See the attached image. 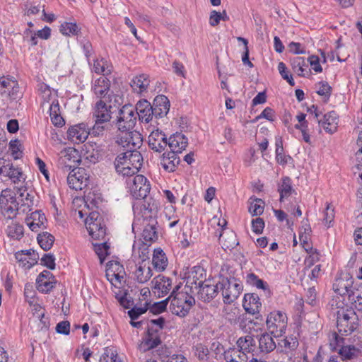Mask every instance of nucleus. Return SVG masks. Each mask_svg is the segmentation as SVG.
<instances>
[{
    "instance_id": "1",
    "label": "nucleus",
    "mask_w": 362,
    "mask_h": 362,
    "mask_svg": "<svg viewBox=\"0 0 362 362\" xmlns=\"http://www.w3.org/2000/svg\"><path fill=\"white\" fill-rule=\"evenodd\" d=\"M172 297L170 309L172 313L180 317H185L195 303L194 298L186 292L176 293L174 289L170 298Z\"/></svg>"
},
{
    "instance_id": "2",
    "label": "nucleus",
    "mask_w": 362,
    "mask_h": 362,
    "mask_svg": "<svg viewBox=\"0 0 362 362\" xmlns=\"http://www.w3.org/2000/svg\"><path fill=\"white\" fill-rule=\"evenodd\" d=\"M358 325V318L353 309L337 311V329L341 334H351L357 328Z\"/></svg>"
},
{
    "instance_id": "3",
    "label": "nucleus",
    "mask_w": 362,
    "mask_h": 362,
    "mask_svg": "<svg viewBox=\"0 0 362 362\" xmlns=\"http://www.w3.org/2000/svg\"><path fill=\"white\" fill-rule=\"evenodd\" d=\"M85 224L93 239H105L107 228L103 216L98 211L90 212L86 219Z\"/></svg>"
},
{
    "instance_id": "4",
    "label": "nucleus",
    "mask_w": 362,
    "mask_h": 362,
    "mask_svg": "<svg viewBox=\"0 0 362 362\" xmlns=\"http://www.w3.org/2000/svg\"><path fill=\"white\" fill-rule=\"evenodd\" d=\"M127 184L131 194L136 199H146L150 192V184L142 175H136L133 177L127 178Z\"/></svg>"
},
{
    "instance_id": "5",
    "label": "nucleus",
    "mask_w": 362,
    "mask_h": 362,
    "mask_svg": "<svg viewBox=\"0 0 362 362\" xmlns=\"http://www.w3.org/2000/svg\"><path fill=\"white\" fill-rule=\"evenodd\" d=\"M157 226L158 221L156 219L142 221L141 218H135L132 223V229L133 230L136 228L141 229L140 226H143L141 236L144 241L142 243L151 245L158 240Z\"/></svg>"
},
{
    "instance_id": "6",
    "label": "nucleus",
    "mask_w": 362,
    "mask_h": 362,
    "mask_svg": "<svg viewBox=\"0 0 362 362\" xmlns=\"http://www.w3.org/2000/svg\"><path fill=\"white\" fill-rule=\"evenodd\" d=\"M80 163L79 152L74 148H64L59 153L58 165L64 172L78 168Z\"/></svg>"
},
{
    "instance_id": "7",
    "label": "nucleus",
    "mask_w": 362,
    "mask_h": 362,
    "mask_svg": "<svg viewBox=\"0 0 362 362\" xmlns=\"http://www.w3.org/2000/svg\"><path fill=\"white\" fill-rule=\"evenodd\" d=\"M266 323L267 329L274 337H280L285 332L287 327L286 315L281 311L271 312L267 316Z\"/></svg>"
},
{
    "instance_id": "8",
    "label": "nucleus",
    "mask_w": 362,
    "mask_h": 362,
    "mask_svg": "<svg viewBox=\"0 0 362 362\" xmlns=\"http://www.w3.org/2000/svg\"><path fill=\"white\" fill-rule=\"evenodd\" d=\"M136 118L134 107L125 105L119 111L116 125L120 132L132 130L135 127Z\"/></svg>"
},
{
    "instance_id": "9",
    "label": "nucleus",
    "mask_w": 362,
    "mask_h": 362,
    "mask_svg": "<svg viewBox=\"0 0 362 362\" xmlns=\"http://www.w3.org/2000/svg\"><path fill=\"white\" fill-rule=\"evenodd\" d=\"M298 345L299 342L296 337L288 336L279 340L277 351L282 355L284 361L294 362Z\"/></svg>"
},
{
    "instance_id": "10",
    "label": "nucleus",
    "mask_w": 362,
    "mask_h": 362,
    "mask_svg": "<svg viewBox=\"0 0 362 362\" xmlns=\"http://www.w3.org/2000/svg\"><path fill=\"white\" fill-rule=\"evenodd\" d=\"M117 143L122 146L126 151L136 150L142 144L141 135L136 131L127 130L121 132L117 136Z\"/></svg>"
},
{
    "instance_id": "11",
    "label": "nucleus",
    "mask_w": 362,
    "mask_h": 362,
    "mask_svg": "<svg viewBox=\"0 0 362 362\" xmlns=\"http://www.w3.org/2000/svg\"><path fill=\"white\" fill-rule=\"evenodd\" d=\"M18 203L10 189H5L0 195V207L2 214L11 219L16 216L18 210Z\"/></svg>"
},
{
    "instance_id": "12",
    "label": "nucleus",
    "mask_w": 362,
    "mask_h": 362,
    "mask_svg": "<svg viewBox=\"0 0 362 362\" xmlns=\"http://www.w3.org/2000/svg\"><path fill=\"white\" fill-rule=\"evenodd\" d=\"M158 209L159 204L156 200L152 197L146 198L141 204L136 218H141L142 221L157 220Z\"/></svg>"
},
{
    "instance_id": "13",
    "label": "nucleus",
    "mask_w": 362,
    "mask_h": 362,
    "mask_svg": "<svg viewBox=\"0 0 362 362\" xmlns=\"http://www.w3.org/2000/svg\"><path fill=\"white\" fill-rule=\"evenodd\" d=\"M88 178L89 177L86 170L82 168H78L69 173L67 177V182L70 188L75 190H81L88 185L89 182Z\"/></svg>"
},
{
    "instance_id": "14",
    "label": "nucleus",
    "mask_w": 362,
    "mask_h": 362,
    "mask_svg": "<svg viewBox=\"0 0 362 362\" xmlns=\"http://www.w3.org/2000/svg\"><path fill=\"white\" fill-rule=\"evenodd\" d=\"M158 327L148 324L147 336L138 344V349L142 352L153 349L160 344L158 332Z\"/></svg>"
},
{
    "instance_id": "15",
    "label": "nucleus",
    "mask_w": 362,
    "mask_h": 362,
    "mask_svg": "<svg viewBox=\"0 0 362 362\" xmlns=\"http://www.w3.org/2000/svg\"><path fill=\"white\" fill-rule=\"evenodd\" d=\"M92 90L97 98L106 102L111 101L110 81L107 77H100L95 80Z\"/></svg>"
},
{
    "instance_id": "16",
    "label": "nucleus",
    "mask_w": 362,
    "mask_h": 362,
    "mask_svg": "<svg viewBox=\"0 0 362 362\" xmlns=\"http://www.w3.org/2000/svg\"><path fill=\"white\" fill-rule=\"evenodd\" d=\"M0 175L8 177L13 183L25 180L21 170L3 158H0Z\"/></svg>"
},
{
    "instance_id": "17",
    "label": "nucleus",
    "mask_w": 362,
    "mask_h": 362,
    "mask_svg": "<svg viewBox=\"0 0 362 362\" xmlns=\"http://www.w3.org/2000/svg\"><path fill=\"white\" fill-rule=\"evenodd\" d=\"M136 115L141 122L149 123L155 117L151 104L146 99L140 100L134 107Z\"/></svg>"
},
{
    "instance_id": "18",
    "label": "nucleus",
    "mask_w": 362,
    "mask_h": 362,
    "mask_svg": "<svg viewBox=\"0 0 362 362\" xmlns=\"http://www.w3.org/2000/svg\"><path fill=\"white\" fill-rule=\"evenodd\" d=\"M149 148L156 152H162L165 150L168 139L165 134L159 129L153 131L148 138Z\"/></svg>"
},
{
    "instance_id": "19",
    "label": "nucleus",
    "mask_w": 362,
    "mask_h": 362,
    "mask_svg": "<svg viewBox=\"0 0 362 362\" xmlns=\"http://www.w3.org/2000/svg\"><path fill=\"white\" fill-rule=\"evenodd\" d=\"M90 132H88L86 124L83 123L71 126L67 130V139L74 143L79 144L84 142Z\"/></svg>"
},
{
    "instance_id": "20",
    "label": "nucleus",
    "mask_w": 362,
    "mask_h": 362,
    "mask_svg": "<svg viewBox=\"0 0 362 362\" xmlns=\"http://www.w3.org/2000/svg\"><path fill=\"white\" fill-rule=\"evenodd\" d=\"M56 282L54 276L46 270L41 272L36 279L37 288L40 292L43 293L50 292Z\"/></svg>"
},
{
    "instance_id": "21",
    "label": "nucleus",
    "mask_w": 362,
    "mask_h": 362,
    "mask_svg": "<svg viewBox=\"0 0 362 362\" xmlns=\"http://www.w3.org/2000/svg\"><path fill=\"white\" fill-rule=\"evenodd\" d=\"M108 102L99 100L95 105L93 111V117L95 120L103 122L105 123L108 122L111 119V108L110 105H107Z\"/></svg>"
},
{
    "instance_id": "22",
    "label": "nucleus",
    "mask_w": 362,
    "mask_h": 362,
    "mask_svg": "<svg viewBox=\"0 0 362 362\" xmlns=\"http://www.w3.org/2000/svg\"><path fill=\"white\" fill-rule=\"evenodd\" d=\"M156 119L165 117L170 110V101L164 95H157L151 105Z\"/></svg>"
},
{
    "instance_id": "23",
    "label": "nucleus",
    "mask_w": 362,
    "mask_h": 362,
    "mask_svg": "<svg viewBox=\"0 0 362 362\" xmlns=\"http://www.w3.org/2000/svg\"><path fill=\"white\" fill-rule=\"evenodd\" d=\"M317 122L326 132L332 134L337 130L339 117L336 112L330 111L325 114L322 119H317Z\"/></svg>"
},
{
    "instance_id": "24",
    "label": "nucleus",
    "mask_w": 362,
    "mask_h": 362,
    "mask_svg": "<svg viewBox=\"0 0 362 362\" xmlns=\"http://www.w3.org/2000/svg\"><path fill=\"white\" fill-rule=\"evenodd\" d=\"M188 139L182 133L176 132L171 135L168 139V145L170 151L181 153L187 146Z\"/></svg>"
},
{
    "instance_id": "25",
    "label": "nucleus",
    "mask_w": 362,
    "mask_h": 362,
    "mask_svg": "<svg viewBox=\"0 0 362 362\" xmlns=\"http://www.w3.org/2000/svg\"><path fill=\"white\" fill-rule=\"evenodd\" d=\"M220 291L223 296V302L226 304H230L238 298V293L235 289L231 288V280L223 279L218 281Z\"/></svg>"
},
{
    "instance_id": "26",
    "label": "nucleus",
    "mask_w": 362,
    "mask_h": 362,
    "mask_svg": "<svg viewBox=\"0 0 362 362\" xmlns=\"http://www.w3.org/2000/svg\"><path fill=\"white\" fill-rule=\"evenodd\" d=\"M200 289L198 292L199 298L204 302H209L214 298L220 291L218 282L215 285L204 284L202 281L199 283Z\"/></svg>"
},
{
    "instance_id": "27",
    "label": "nucleus",
    "mask_w": 362,
    "mask_h": 362,
    "mask_svg": "<svg viewBox=\"0 0 362 362\" xmlns=\"http://www.w3.org/2000/svg\"><path fill=\"white\" fill-rule=\"evenodd\" d=\"M243 305L247 313L255 315L259 313L262 303L258 295L247 293L244 296Z\"/></svg>"
},
{
    "instance_id": "28",
    "label": "nucleus",
    "mask_w": 362,
    "mask_h": 362,
    "mask_svg": "<svg viewBox=\"0 0 362 362\" xmlns=\"http://www.w3.org/2000/svg\"><path fill=\"white\" fill-rule=\"evenodd\" d=\"M180 162L178 154L172 151L164 153L160 159V165L168 172H174Z\"/></svg>"
},
{
    "instance_id": "29",
    "label": "nucleus",
    "mask_w": 362,
    "mask_h": 362,
    "mask_svg": "<svg viewBox=\"0 0 362 362\" xmlns=\"http://www.w3.org/2000/svg\"><path fill=\"white\" fill-rule=\"evenodd\" d=\"M117 158H121L123 161L126 163L132 165L137 169H139L141 166V162L143 160L142 156L139 151L136 150H129L117 156Z\"/></svg>"
},
{
    "instance_id": "30",
    "label": "nucleus",
    "mask_w": 362,
    "mask_h": 362,
    "mask_svg": "<svg viewBox=\"0 0 362 362\" xmlns=\"http://www.w3.org/2000/svg\"><path fill=\"white\" fill-rule=\"evenodd\" d=\"M152 284H153V288L158 291L159 296L160 293L162 296L167 295L172 288V280L169 277L163 275L155 277Z\"/></svg>"
},
{
    "instance_id": "31",
    "label": "nucleus",
    "mask_w": 362,
    "mask_h": 362,
    "mask_svg": "<svg viewBox=\"0 0 362 362\" xmlns=\"http://www.w3.org/2000/svg\"><path fill=\"white\" fill-rule=\"evenodd\" d=\"M272 334L264 332L259 335L258 341L259 349L261 353L267 354L273 351L276 348L277 349V345Z\"/></svg>"
},
{
    "instance_id": "32",
    "label": "nucleus",
    "mask_w": 362,
    "mask_h": 362,
    "mask_svg": "<svg viewBox=\"0 0 362 362\" xmlns=\"http://www.w3.org/2000/svg\"><path fill=\"white\" fill-rule=\"evenodd\" d=\"M152 264L158 272L164 271L168 266V258L160 248H156L153 251Z\"/></svg>"
},
{
    "instance_id": "33",
    "label": "nucleus",
    "mask_w": 362,
    "mask_h": 362,
    "mask_svg": "<svg viewBox=\"0 0 362 362\" xmlns=\"http://www.w3.org/2000/svg\"><path fill=\"white\" fill-rule=\"evenodd\" d=\"M115 170L117 173L127 176L128 178L133 177L138 173L139 169L126 163L121 158H117L115 162Z\"/></svg>"
},
{
    "instance_id": "34",
    "label": "nucleus",
    "mask_w": 362,
    "mask_h": 362,
    "mask_svg": "<svg viewBox=\"0 0 362 362\" xmlns=\"http://www.w3.org/2000/svg\"><path fill=\"white\" fill-rule=\"evenodd\" d=\"M238 348L245 354L253 352L256 348V341L251 334L240 337L236 342Z\"/></svg>"
},
{
    "instance_id": "35",
    "label": "nucleus",
    "mask_w": 362,
    "mask_h": 362,
    "mask_svg": "<svg viewBox=\"0 0 362 362\" xmlns=\"http://www.w3.org/2000/svg\"><path fill=\"white\" fill-rule=\"evenodd\" d=\"M226 362H247V355L238 348H230L226 351L223 354Z\"/></svg>"
},
{
    "instance_id": "36",
    "label": "nucleus",
    "mask_w": 362,
    "mask_h": 362,
    "mask_svg": "<svg viewBox=\"0 0 362 362\" xmlns=\"http://www.w3.org/2000/svg\"><path fill=\"white\" fill-rule=\"evenodd\" d=\"M149 246L150 244L146 243H139L134 244L132 249V257L136 260L137 258L141 259L142 262L149 258Z\"/></svg>"
},
{
    "instance_id": "37",
    "label": "nucleus",
    "mask_w": 362,
    "mask_h": 362,
    "mask_svg": "<svg viewBox=\"0 0 362 362\" xmlns=\"http://www.w3.org/2000/svg\"><path fill=\"white\" fill-rule=\"evenodd\" d=\"M46 217L44 214L39 211H35L30 214V216L25 219V222L30 229L33 231H37V229L44 224Z\"/></svg>"
},
{
    "instance_id": "38",
    "label": "nucleus",
    "mask_w": 362,
    "mask_h": 362,
    "mask_svg": "<svg viewBox=\"0 0 362 362\" xmlns=\"http://www.w3.org/2000/svg\"><path fill=\"white\" fill-rule=\"evenodd\" d=\"M149 83L148 76L143 74L134 77L132 80L130 85L134 91L141 93L146 90Z\"/></svg>"
},
{
    "instance_id": "39",
    "label": "nucleus",
    "mask_w": 362,
    "mask_h": 362,
    "mask_svg": "<svg viewBox=\"0 0 362 362\" xmlns=\"http://www.w3.org/2000/svg\"><path fill=\"white\" fill-rule=\"evenodd\" d=\"M98 74H103L105 77L112 73V66L108 62L103 58L97 59L94 61L93 69Z\"/></svg>"
},
{
    "instance_id": "40",
    "label": "nucleus",
    "mask_w": 362,
    "mask_h": 362,
    "mask_svg": "<svg viewBox=\"0 0 362 362\" xmlns=\"http://www.w3.org/2000/svg\"><path fill=\"white\" fill-rule=\"evenodd\" d=\"M49 116L52 124L56 127H62L64 124V119L59 112L58 101H53L49 107Z\"/></svg>"
},
{
    "instance_id": "41",
    "label": "nucleus",
    "mask_w": 362,
    "mask_h": 362,
    "mask_svg": "<svg viewBox=\"0 0 362 362\" xmlns=\"http://www.w3.org/2000/svg\"><path fill=\"white\" fill-rule=\"evenodd\" d=\"M246 280L248 284L256 286L257 288L262 289L266 296H269L270 294V291L268 288V284L262 279H259V277L254 273L248 274L247 275Z\"/></svg>"
},
{
    "instance_id": "42",
    "label": "nucleus",
    "mask_w": 362,
    "mask_h": 362,
    "mask_svg": "<svg viewBox=\"0 0 362 362\" xmlns=\"http://www.w3.org/2000/svg\"><path fill=\"white\" fill-rule=\"evenodd\" d=\"M83 151L84 158L90 163H95L100 158L99 151L95 149L94 146L89 143L83 145Z\"/></svg>"
},
{
    "instance_id": "43",
    "label": "nucleus",
    "mask_w": 362,
    "mask_h": 362,
    "mask_svg": "<svg viewBox=\"0 0 362 362\" xmlns=\"http://www.w3.org/2000/svg\"><path fill=\"white\" fill-rule=\"evenodd\" d=\"M358 353V349H357L354 346H343L339 351V356H337L339 359H341L342 361H346V360L352 359L356 357Z\"/></svg>"
},
{
    "instance_id": "44",
    "label": "nucleus",
    "mask_w": 362,
    "mask_h": 362,
    "mask_svg": "<svg viewBox=\"0 0 362 362\" xmlns=\"http://www.w3.org/2000/svg\"><path fill=\"white\" fill-rule=\"evenodd\" d=\"M37 242L45 251H47L52 247L54 237L49 233L44 232L38 235Z\"/></svg>"
},
{
    "instance_id": "45",
    "label": "nucleus",
    "mask_w": 362,
    "mask_h": 362,
    "mask_svg": "<svg viewBox=\"0 0 362 362\" xmlns=\"http://www.w3.org/2000/svg\"><path fill=\"white\" fill-rule=\"evenodd\" d=\"M93 249L98 256L100 264H103L106 257L110 254V245L107 241H104L101 243H93Z\"/></svg>"
},
{
    "instance_id": "46",
    "label": "nucleus",
    "mask_w": 362,
    "mask_h": 362,
    "mask_svg": "<svg viewBox=\"0 0 362 362\" xmlns=\"http://www.w3.org/2000/svg\"><path fill=\"white\" fill-rule=\"evenodd\" d=\"M291 180L288 177H284L281 180V184L279 186L278 191L280 193V202L283 201L284 197H288L292 192Z\"/></svg>"
},
{
    "instance_id": "47",
    "label": "nucleus",
    "mask_w": 362,
    "mask_h": 362,
    "mask_svg": "<svg viewBox=\"0 0 362 362\" xmlns=\"http://www.w3.org/2000/svg\"><path fill=\"white\" fill-rule=\"evenodd\" d=\"M136 281L140 284L147 282L152 276V271L149 267L145 268L139 266L134 272Z\"/></svg>"
},
{
    "instance_id": "48",
    "label": "nucleus",
    "mask_w": 362,
    "mask_h": 362,
    "mask_svg": "<svg viewBox=\"0 0 362 362\" xmlns=\"http://www.w3.org/2000/svg\"><path fill=\"white\" fill-rule=\"evenodd\" d=\"M219 241L226 249L234 248L238 244L235 235L232 233L220 234Z\"/></svg>"
},
{
    "instance_id": "49",
    "label": "nucleus",
    "mask_w": 362,
    "mask_h": 362,
    "mask_svg": "<svg viewBox=\"0 0 362 362\" xmlns=\"http://www.w3.org/2000/svg\"><path fill=\"white\" fill-rule=\"evenodd\" d=\"M6 232L9 237L20 240L23 235V227L19 223L12 222L11 225L8 226Z\"/></svg>"
},
{
    "instance_id": "50",
    "label": "nucleus",
    "mask_w": 362,
    "mask_h": 362,
    "mask_svg": "<svg viewBox=\"0 0 362 362\" xmlns=\"http://www.w3.org/2000/svg\"><path fill=\"white\" fill-rule=\"evenodd\" d=\"M316 93L323 98L324 102H327L330 95L332 88L327 82L320 81L315 85Z\"/></svg>"
},
{
    "instance_id": "51",
    "label": "nucleus",
    "mask_w": 362,
    "mask_h": 362,
    "mask_svg": "<svg viewBox=\"0 0 362 362\" xmlns=\"http://www.w3.org/2000/svg\"><path fill=\"white\" fill-rule=\"evenodd\" d=\"M100 362H124L118 360L117 353L112 348H106Z\"/></svg>"
},
{
    "instance_id": "52",
    "label": "nucleus",
    "mask_w": 362,
    "mask_h": 362,
    "mask_svg": "<svg viewBox=\"0 0 362 362\" xmlns=\"http://www.w3.org/2000/svg\"><path fill=\"white\" fill-rule=\"evenodd\" d=\"M194 355L201 361H207L209 351L208 348L202 344H198L193 348Z\"/></svg>"
},
{
    "instance_id": "53",
    "label": "nucleus",
    "mask_w": 362,
    "mask_h": 362,
    "mask_svg": "<svg viewBox=\"0 0 362 362\" xmlns=\"http://www.w3.org/2000/svg\"><path fill=\"white\" fill-rule=\"evenodd\" d=\"M264 202L261 199H255L248 209L252 216L260 215L264 211Z\"/></svg>"
},
{
    "instance_id": "54",
    "label": "nucleus",
    "mask_w": 362,
    "mask_h": 362,
    "mask_svg": "<svg viewBox=\"0 0 362 362\" xmlns=\"http://www.w3.org/2000/svg\"><path fill=\"white\" fill-rule=\"evenodd\" d=\"M60 31L64 35H77L78 28L76 23L65 22L61 25Z\"/></svg>"
},
{
    "instance_id": "55",
    "label": "nucleus",
    "mask_w": 362,
    "mask_h": 362,
    "mask_svg": "<svg viewBox=\"0 0 362 362\" xmlns=\"http://www.w3.org/2000/svg\"><path fill=\"white\" fill-rule=\"evenodd\" d=\"M308 257L305 259V269H309L320 260V255L317 250L309 251Z\"/></svg>"
},
{
    "instance_id": "56",
    "label": "nucleus",
    "mask_w": 362,
    "mask_h": 362,
    "mask_svg": "<svg viewBox=\"0 0 362 362\" xmlns=\"http://www.w3.org/2000/svg\"><path fill=\"white\" fill-rule=\"evenodd\" d=\"M278 70L281 77L286 80L290 86H293L295 85L294 80L291 75L288 74L286 64L284 62H279L278 64Z\"/></svg>"
},
{
    "instance_id": "57",
    "label": "nucleus",
    "mask_w": 362,
    "mask_h": 362,
    "mask_svg": "<svg viewBox=\"0 0 362 362\" xmlns=\"http://www.w3.org/2000/svg\"><path fill=\"white\" fill-rule=\"evenodd\" d=\"M105 122L95 120V124L90 130H88L90 132V135H93L94 136H99L103 135L105 131Z\"/></svg>"
},
{
    "instance_id": "58",
    "label": "nucleus",
    "mask_w": 362,
    "mask_h": 362,
    "mask_svg": "<svg viewBox=\"0 0 362 362\" xmlns=\"http://www.w3.org/2000/svg\"><path fill=\"white\" fill-rule=\"evenodd\" d=\"M0 83L1 85V86L4 88H6L8 89V91H6V90L2 92L1 93H7L8 95H11V92L9 90V88H12V89H14V88L16 87V86H17V82L14 80H12L9 78H5V77H3V78H0Z\"/></svg>"
},
{
    "instance_id": "59",
    "label": "nucleus",
    "mask_w": 362,
    "mask_h": 362,
    "mask_svg": "<svg viewBox=\"0 0 362 362\" xmlns=\"http://www.w3.org/2000/svg\"><path fill=\"white\" fill-rule=\"evenodd\" d=\"M41 264L49 269L55 268V258L52 254H45L41 258Z\"/></svg>"
},
{
    "instance_id": "60",
    "label": "nucleus",
    "mask_w": 362,
    "mask_h": 362,
    "mask_svg": "<svg viewBox=\"0 0 362 362\" xmlns=\"http://www.w3.org/2000/svg\"><path fill=\"white\" fill-rule=\"evenodd\" d=\"M24 296L25 300L30 305H32L35 301V292L30 284H25L24 288Z\"/></svg>"
},
{
    "instance_id": "61",
    "label": "nucleus",
    "mask_w": 362,
    "mask_h": 362,
    "mask_svg": "<svg viewBox=\"0 0 362 362\" xmlns=\"http://www.w3.org/2000/svg\"><path fill=\"white\" fill-rule=\"evenodd\" d=\"M21 144L18 140L11 141L9 143V149L11 151V155L14 159H18L21 156L20 151Z\"/></svg>"
},
{
    "instance_id": "62",
    "label": "nucleus",
    "mask_w": 362,
    "mask_h": 362,
    "mask_svg": "<svg viewBox=\"0 0 362 362\" xmlns=\"http://www.w3.org/2000/svg\"><path fill=\"white\" fill-rule=\"evenodd\" d=\"M334 209L331 207L329 204H328L327 205L325 211H324L323 221H324L325 224L328 225V226H329V224L334 221Z\"/></svg>"
},
{
    "instance_id": "63",
    "label": "nucleus",
    "mask_w": 362,
    "mask_h": 362,
    "mask_svg": "<svg viewBox=\"0 0 362 362\" xmlns=\"http://www.w3.org/2000/svg\"><path fill=\"white\" fill-rule=\"evenodd\" d=\"M148 310L147 307H134L128 311V315L133 320H136L141 315L145 313Z\"/></svg>"
},
{
    "instance_id": "64",
    "label": "nucleus",
    "mask_w": 362,
    "mask_h": 362,
    "mask_svg": "<svg viewBox=\"0 0 362 362\" xmlns=\"http://www.w3.org/2000/svg\"><path fill=\"white\" fill-rule=\"evenodd\" d=\"M252 227L254 233L260 234L264 228V222L261 218H256L252 221Z\"/></svg>"
}]
</instances>
